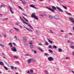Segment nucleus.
I'll use <instances>...</instances> for the list:
<instances>
[{
  "label": "nucleus",
  "mask_w": 74,
  "mask_h": 74,
  "mask_svg": "<svg viewBox=\"0 0 74 74\" xmlns=\"http://www.w3.org/2000/svg\"><path fill=\"white\" fill-rule=\"evenodd\" d=\"M20 19H21V20H22L23 22H24V23H25L26 24V25H28V26H29V27H31V28L32 29H33V28L32 27V26H31V25H30V24H28V23H27L26 22H25V21H24L22 19V18H21V17H20Z\"/></svg>",
  "instance_id": "nucleus-1"
},
{
  "label": "nucleus",
  "mask_w": 74,
  "mask_h": 74,
  "mask_svg": "<svg viewBox=\"0 0 74 74\" xmlns=\"http://www.w3.org/2000/svg\"><path fill=\"white\" fill-rule=\"evenodd\" d=\"M35 15H36V14H35V13H34L32 14L31 15L32 17V18H34L36 19H37V20H38V18H37V16Z\"/></svg>",
  "instance_id": "nucleus-2"
},
{
  "label": "nucleus",
  "mask_w": 74,
  "mask_h": 74,
  "mask_svg": "<svg viewBox=\"0 0 74 74\" xmlns=\"http://www.w3.org/2000/svg\"><path fill=\"white\" fill-rule=\"evenodd\" d=\"M54 18L55 19L58 20V19H59V16L58 15H56L54 16Z\"/></svg>",
  "instance_id": "nucleus-3"
},
{
  "label": "nucleus",
  "mask_w": 74,
  "mask_h": 74,
  "mask_svg": "<svg viewBox=\"0 0 74 74\" xmlns=\"http://www.w3.org/2000/svg\"><path fill=\"white\" fill-rule=\"evenodd\" d=\"M11 49L12 51H13V52H16L17 51L16 49V48L15 47H13Z\"/></svg>",
  "instance_id": "nucleus-4"
},
{
  "label": "nucleus",
  "mask_w": 74,
  "mask_h": 74,
  "mask_svg": "<svg viewBox=\"0 0 74 74\" xmlns=\"http://www.w3.org/2000/svg\"><path fill=\"white\" fill-rule=\"evenodd\" d=\"M48 59L49 61H52L53 60V59H54V58L51 57H49Z\"/></svg>",
  "instance_id": "nucleus-5"
},
{
  "label": "nucleus",
  "mask_w": 74,
  "mask_h": 74,
  "mask_svg": "<svg viewBox=\"0 0 74 74\" xmlns=\"http://www.w3.org/2000/svg\"><path fill=\"white\" fill-rule=\"evenodd\" d=\"M47 9H48V10H50V11H52L53 12H55V11L53 9L49 8L48 7H47Z\"/></svg>",
  "instance_id": "nucleus-6"
},
{
  "label": "nucleus",
  "mask_w": 74,
  "mask_h": 74,
  "mask_svg": "<svg viewBox=\"0 0 74 74\" xmlns=\"http://www.w3.org/2000/svg\"><path fill=\"white\" fill-rule=\"evenodd\" d=\"M56 8L57 9L60 11L61 12H63V10H62L60 8H59V7L56 6Z\"/></svg>",
  "instance_id": "nucleus-7"
},
{
  "label": "nucleus",
  "mask_w": 74,
  "mask_h": 74,
  "mask_svg": "<svg viewBox=\"0 0 74 74\" xmlns=\"http://www.w3.org/2000/svg\"><path fill=\"white\" fill-rule=\"evenodd\" d=\"M9 8L10 9V11L12 14H14V12L12 10V8L10 6H9Z\"/></svg>",
  "instance_id": "nucleus-8"
},
{
  "label": "nucleus",
  "mask_w": 74,
  "mask_h": 74,
  "mask_svg": "<svg viewBox=\"0 0 74 74\" xmlns=\"http://www.w3.org/2000/svg\"><path fill=\"white\" fill-rule=\"evenodd\" d=\"M23 41H24V42H26V37H24L23 38Z\"/></svg>",
  "instance_id": "nucleus-9"
},
{
  "label": "nucleus",
  "mask_w": 74,
  "mask_h": 74,
  "mask_svg": "<svg viewBox=\"0 0 74 74\" xmlns=\"http://www.w3.org/2000/svg\"><path fill=\"white\" fill-rule=\"evenodd\" d=\"M30 5L31 6V7H32V8H34L35 9H38V8L34 6L33 5Z\"/></svg>",
  "instance_id": "nucleus-10"
},
{
  "label": "nucleus",
  "mask_w": 74,
  "mask_h": 74,
  "mask_svg": "<svg viewBox=\"0 0 74 74\" xmlns=\"http://www.w3.org/2000/svg\"><path fill=\"white\" fill-rule=\"evenodd\" d=\"M38 49H39L40 51L41 52H42L43 51V50L41 49V48L40 47H38Z\"/></svg>",
  "instance_id": "nucleus-11"
},
{
  "label": "nucleus",
  "mask_w": 74,
  "mask_h": 74,
  "mask_svg": "<svg viewBox=\"0 0 74 74\" xmlns=\"http://www.w3.org/2000/svg\"><path fill=\"white\" fill-rule=\"evenodd\" d=\"M47 40L49 42V43H50V44H52V41L51 40H50V39H47Z\"/></svg>",
  "instance_id": "nucleus-12"
},
{
  "label": "nucleus",
  "mask_w": 74,
  "mask_h": 74,
  "mask_svg": "<svg viewBox=\"0 0 74 74\" xmlns=\"http://www.w3.org/2000/svg\"><path fill=\"white\" fill-rule=\"evenodd\" d=\"M52 9L53 10H56V8L55 7V6H52Z\"/></svg>",
  "instance_id": "nucleus-13"
},
{
  "label": "nucleus",
  "mask_w": 74,
  "mask_h": 74,
  "mask_svg": "<svg viewBox=\"0 0 74 74\" xmlns=\"http://www.w3.org/2000/svg\"><path fill=\"white\" fill-rule=\"evenodd\" d=\"M49 19H53V17H52V16L51 15H49Z\"/></svg>",
  "instance_id": "nucleus-14"
},
{
  "label": "nucleus",
  "mask_w": 74,
  "mask_h": 74,
  "mask_svg": "<svg viewBox=\"0 0 74 74\" xmlns=\"http://www.w3.org/2000/svg\"><path fill=\"white\" fill-rule=\"evenodd\" d=\"M8 45H10V48H11V47H12V43H9Z\"/></svg>",
  "instance_id": "nucleus-15"
},
{
  "label": "nucleus",
  "mask_w": 74,
  "mask_h": 74,
  "mask_svg": "<svg viewBox=\"0 0 74 74\" xmlns=\"http://www.w3.org/2000/svg\"><path fill=\"white\" fill-rule=\"evenodd\" d=\"M32 60V59H30L29 60H27V61H28V63H30V62H31V61Z\"/></svg>",
  "instance_id": "nucleus-16"
},
{
  "label": "nucleus",
  "mask_w": 74,
  "mask_h": 74,
  "mask_svg": "<svg viewBox=\"0 0 74 74\" xmlns=\"http://www.w3.org/2000/svg\"><path fill=\"white\" fill-rule=\"evenodd\" d=\"M23 19H25V21H26L27 22H29V21L28 20H27V19H26L25 18L24 16H23Z\"/></svg>",
  "instance_id": "nucleus-17"
},
{
  "label": "nucleus",
  "mask_w": 74,
  "mask_h": 74,
  "mask_svg": "<svg viewBox=\"0 0 74 74\" xmlns=\"http://www.w3.org/2000/svg\"><path fill=\"white\" fill-rule=\"evenodd\" d=\"M58 51H59V52H62V49L60 48H58Z\"/></svg>",
  "instance_id": "nucleus-18"
},
{
  "label": "nucleus",
  "mask_w": 74,
  "mask_h": 74,
  "mask_svg": "<svg viewBox=\"0 0 74 74\" xmlns=\"http://www.w3.org/2000/svg\"><path fill=\"white\" fill-rule=\"evenodd\" d=\"M32 52H34V53H37L36 51L35 50H32Z\"/></svg>",
  "instance_id": "nucleus-19"
},
{
  "label": "nucleus",
  "mask_w": 74,
  "mask_h": 74,
  "mask_svg": "<svg viewBox=\"0 0 74 74\" xmlns=\"http://www.w3.org/2000/svg\"><path fill=\"white\" fill-rule=\"evenodd\" d=\"M22 2L23 3V4H26V2H25V1H22Z\"/></svg>",
  "instance_id": "nucleus-20"
},
{
  "label": "nucleus",
  "mask_w": 74,
  "mask_h": 74,
  "mask_svg": "<svg viewBox=\"0 0 74 74\" xmlns=\"http://www.w3.org/2000/svg\"><path fill=\"white\" fill-rule=\"evenodd\" d=\"M3 62H0V65H3Z\"/></svg>",
  "instance_id": "nucleus-21"
},
{
  "label": "nucleus",
  "mask_w": 74,
  "mask_h": 74,
  "mask_svg": "<svg viewBox=\"0 0 74 74\" xmlns=\"http://www.w3.org/2000/svg\"><path fill=\"white\" fill-rule=\"evenodd\" d=\"M14 29L15 30H16V31H19V29H17L15 27H14Z\"/></svg>",
  "instance_id": "nucleus-22"
},
{
  "label": "nucleus",
  "mask_w": 74,
  "mask_h": 74,
  "mask_svg": "<svg viewBox=\"0 0 74 74\" xmlns=\"http://www.w3.org/2000/svg\"><path fill=\"white\" fill-rule=\"evenodd\" d=\"M14 38L16 40H18V38L16 36H15L14 37Z\"/></svg>",
  "instance_id": "nucleus-23"
},
{
  "label": "nucleus",
  "mask_w": 74,
  "mask_h": 74,
  "mask_svg": "<svg viewBox=\"0 0 74 74\" xmlns=\"http://www.w3.org/2000/svg\"><path fill=\"white\" fill-rule=\"evenodd\" d=\"M5 69L6 70H8V68H7V67H6V66H4Z\"/></svg>",
  "instance_id": "nucleus-24"
},
{
  "label": "nucleus",
  "mask_w": 74,
  "mask_h": 74,
  "mask_svg": "<svg viewBox=\"0 0 74 74\" xmlns=\"http://www.w3.org/2000/svg\"><path fill=\"white\" fill-rule=\"evenodd\" d=\"M63 8H65V10H67V7H66V6H63Z\"/></svg>",
  "instance_id": "nucleus-25"
},
{
  "label": "nucleus",
  "mask_w": 74,
  "mask_h": 74,
  "mask_svg": "<svg viewBox=\"0 0 74 74\" xmlns=\"http://www.w3.org/2000/svg\"><path fill=\"white\" fill-rule=\"evenodd\" d=\"M4 5L3 4L2 5H1V8H2V7H4Z\"/></svg>",
  "instance_id": "nucleus-26"
},
{
  "label": "nucleus",
  "mask_w": 74,
  "mask_h": 74,
  "mask_svg": "<svg viewBox=\"0 0 74 74\" xmlns=\"http://www.w3.org/2000/svg\"><path fill=\"white\" fill-rule=\"evenodd\" d=\"M45 73H46V74H48V72L47 71H45Z\"/></svg>",
  "instance_id": "nucleus-27"
},
{
  "label": "nucleus",
  "mask_w": 74,
  "mask_h": 74,
  "mask_svg": "<svg viewBox=\"0 0 74 74\" xmlns=\"http://www.w3.org/2000/svg\"><path fill=\"white\" fill-rule=\"evenodd\" d=\"M49 51L50 53H53V51L51 50H49Z\"/></svg>",
  "instance_id": "nucleus-28"
},
{
  "label": "nucleus",
  "mask_w": 74,
  "mask_h": 74,
  "mask_svg": "<svg viewBox=\"0 0 74 74\" xmlns=\"http://www.w3.org/2000/svg\"><path fill=\"white\" fill-rule=\"evenodd\" d=\"M13 58H17V59H18V57L17 56H13Z\"/></svg>",
  "instance_id": "nucleus-29"
},
{
  "label": "nucleus",
  "mask_w": 74,
  "mask_h": 74,
  "mask_svg": "<svg viewBox=\"0 0 74 74\" xmlns=\"http://www.w3.org/2000/svg\"><path fill=\"white\" fill-rule=\"evenodd\" d=\"M22 15H24V16H27V15H26V14H25L23 13H22Z\"/></svg>",
  "instance_id": "nucleus-30"
},
{
  "label": "nucleus",
  "mask_w": 74,
  "mask_h": 74,
  "mask_svg": "<svg viewBox=\"0 0 74 74\" xmlns=\"http://www.w3.org/2000/svg\"><path fill=\"white\" fill-rule=\"evenodd\" d=\"M18 8L20 9V10H23V9L21 6H18Z\"/></svg>",
  "instance_id": "nucleus-31"
},
{
  "label": "nucleus",
  "mask_w": 74,
  "mask_h": 74,
  "mask_svg": "<svg viewBox=\"0 0 74 74\" xmlns=\"http://www.w3.org/2000/svg\"><path fill=\"white\" fill-rule=\"evenodd\" d=\"M53 48H57V47H56V46L54 45L53 46Z\"/></svg>",
  "instance_id": "nucleus-32"
},
{
  "label": "nucleus",
  "mask_w": 74,
  "mask_h": 74,
  "mask_svg": "<svg viewBox=\"0 0 74 74\" xmlns=\"http://www.w3.org/2000/svg\"><path fill=\"white\" fill-rule=\"evenodd\" d=\"M49 48H51V49L52 48V45H50L49 46Z\"/></svg>",
  "instance_id": "nucleus-33"
},
{
  "label": "nucleus",
  "mask_w": 74,
  "mask_h": 74,
  "mask_svg": "<svg viewBox=\"0 0 74 74\" xmlns=\"http://www.w3.org/2000/svg\"><path fill=\"white\" fill-rule=\"evenodd\" d=\"M45 44L46 45H48V42H46L45 43Z\"/></svg>",
  "instance_id": "nucleus-34"
},
{
  "label": "nucleus",
  "mask_w": 74,
  "mask_h": 74,
  "mask_svg": "<svg viewBox=\"0 0 74 74\" xmlns=\"http://www.w3.org/2000/svg\"><path fill=\"white\" fill-rule=\"evenodd\" d=\"M10 67L11 69H14V67L13 66H10Z\"/></svg>",
  "instance_id": "nucleus-35"
},
{
  "label": "nucleus",
  "mask_w": 74,
  "mask_h": 74,
  "mask_svg": "<svg viewBox=\"0 0 74 74\" xmlns=\"http://www.w3.org/2000/svg\"><path fill=\"white\" fill-rule=\"evenodd\" d=\"M1 46V47H3V48L4 47V45H3V44H2V45H0Z\"/></svg>",
  "instance_id": "nucleus-36"
},
{
  "label": "nucleus",
  "mask_w": 74,
  "mask_h": 74,
  "mask_svg": "<svg viewBox=\"0 0 74 74\" xmlns=\"http://www.w3.org/2000/svg\"><path fill=\"white\" fill-rule=\"evenodd\" d=\"M51 33H53V32L51 30H49Z\"/></svg>",
  "instance_id": "nucleus-37"
},
{
  "label": "nucleus",
  "mask_w": 74,
  "mask_h": 74,
  "mask_svg": "<svg viewBox=\"0 0 74 74\" xmlns=\"http://www.w3.org/2000/svg\"><path fill=\"white\" fill-rule=\"evenodd\" d=\"M30 72H31V73H33V70H31Z\"/></svg>",
  "instance_id": "nucleus-38"
},
{
  "label": "nucleus",
  "mask_w": 74,
  "mask_h": 74,
  "mask_svg": "<svg viewBox=\"0 0 74 74\" xmlns=\"http://www.w3.org/2000/svg\"><path fill=\"white\" fill-rule=\"evenodd\" d=\"M29 44H31V45H32L33 44V43L32 42L30 41V42Z\"/></svg>",
  "instance_id": "nucleus-39"
},
{
  "label": "nucleus",
  "mask_w": 74,
  "mask_h": 74,
  "mask_svg": "<svg viewBox=\"0 0 74 74\" xmlns=\"http://www.w3.org/2000/svg\"><path fill=\"white\" fill-rule=\"evenodd\" d=\"M28 31H29V32H32V30L30 29H28Z\"/></svg>",
  "instance_id": "nucleus-40"
},
{
  "label": "nucleus",
  "mask_w": 74,
  "mask_h": 74,
  "mask_svg": "<svg viewBox=\"0 0 74 74\" xmlns=\"http://www.w3.org/2000/svg\"><path fill=\"white\" fill-rule=\"evenodd\" d=\"M3 17V14H0V17Z\"/></svg>",
  "instance_id": "nucleus-41"
},
{
  "label": "nucleus",
  "mask_w": 74,
  "mask_h": 74,
  "mask_svg": "<svg viewBox=\"0 0 74 74\" xmlns=\"http://www.w3.org/2000/svg\"><path fill=\"white\" fill-rule=\"evenodd\" d=\"M30 47H31V48H33V46L32 45H30Z\"/></svg>",
  "instance_id": "nucleus-42"
},
{
  "label": "nucleus",
  "mask_w": 74,
  "mask_h": 74,
  "mask_svg": "<svg viewBox=\"0 0 74 74\" xmlns=\"http://www.w3.org/2000/svg\"><path fill=\"white\" fill-rule=\"evenodd\" d=\"M71 48H72V49H73V48H74V47L73 46H71Z\"/></svg>",
  "instance_id": "nucleus-43"
},
{
  "label": "nucleus",
  "mask_w": 74,
  "mask_h": 74,
  "mask_svg": "<svg viewBox=\"0 0 74 74\" xmlns=\"http://www.w3.org/2000/svg\"><path fill=\"white\" fill-rule=\"evenodd\" d=\"M70 43H71V44H74L73 42L71 41H70Z\"/></svg>",
  "instance_id": "nucleus-44"
},
{
  "label": "nucleus",
  "mask_w": 74,
  "mask_h": 74,
  "mask_svg": "<svg viewBox=\"0 0 74 74\" xmlns=\"http://www.w3.org/2000/svg\"><path fill=\"white\" fill-rule=\"evenodd\" d=\"M12 44H13V45H14L15 46H16V44L15 43H12Z\"/></svg>",
  "instance_id": "nucleus-45"
},
{
  "label": "nucleus",
  "mask_w": 74,
  "mask_h": 74,
  "mask_svg": "<svg viewBox=\"0 0 74 74\" xmlns=\"http://www.w3.org/2000/svg\"><path fill=\"white\" fill-rule=\"evenodd\" d=\"M9 31H10V33H12V31H11V29Z\"/></svg>",
  "instance_id": "nucleus-46"
},
{
  "label": "nucleus",
  "mask_w": 74,
  "mask_h": 74,
  "mask_svg": "<svg viewBox=\"0 0 74 74\" xmlns=\"http://www.w3.org/2000/svg\"><path fill=\"white\" fill-rule=\"evenodd\" d=\"M44 54L45 55H48V54L47 53H44Z\"/></svg>",
  "instance_id": "nucleus-47"
},
{
  "label": "nucleus",
  "mask_w": 74,
  "mask_h": 74,
  "mask_svg": "<svg viewBox=\"0 0 74 74\" xmlns=\"http://www.w3.org/2000/svg\"><path fill=\"white\" fill-rule=\"evenodd\" d=\"M70 40H68V41L67 42H69V43H70Z\"/></svg>",
  "instance_id": "nucleus-48"
},
{
  "label": "nucleus",
  "mask_w": 74,
  "mask_h": 74,
  "mask_svg": "<svg viewBox=\"0 0 74 74\" xmlns=\"http://www.w3.org/2000/svg\"><path fill=\"white\" fill-rule=\"evenodd\" d=\"M40 16H42V17H43L44 16V15L42 14L40 15Z\"/></svg>",
  "instance_id": "nucleus-49"
},
{
  "label": "nucleus",
  "mask_w": 74,
  "mask_h": 74,
  "mask_svg": "<svg viewBox=\"0 0 74 74\" xmlns=\"http://www.w3.org/2000/svg\"><path fill=\"white\" fill-rule=\"evenodd\" d=\"M38 45H42V44L41 43H38Z\"/></svg>",
  "instance_id": "nucleus-50"
},
{
  "label": "nucleus",
  "mask_w": 74,
  "mask_h": 74,
  "mask_svg": "<svg viewBox=\"0 0 74 74\" xmlns=\"http://www.w3.org/2000/svg\"><path fill=\"white\" fill-rule=\"evenodd\" d=\"M4 37L5 38H6V35H4Z\"/></svg>",
  "instance_id": "nucleus-51"
},
{
  "label": "nucleus",
  "mask_w": 74,
  "mask_h": 74,
  "mask_svg": "<svg viewBox=\"0 0 74 74\" xmlns=\"http://www.w3.org/2000/svg\"><path fill=\"white\" fill-rule=\"evenodd\" d=\"M69 34H70V35H72V33H69Z\"/></svg>",
  "instance_id": "nucleus-52"
},
{
  "label": "nucleus",
  "mask_w": 74,
  "mask_h": 74,
  "mask_svg": "<svg viewBox=\"0 0 74 74\" xmlns=\"http://www.w3.org/2000/svg\"><path fill=\"white\" fill-rule=\"evenodd\" d=\"M61 32H64V31L62 30H61Z\"/></svg>",
  "instance_id": "nucleus-53"
},
{
  "label": "nucleus",
  "mask_w": 74,
  "mask_h": 74,
  "mask_svg": "<svg viewBox=\"0 0 74 74\" xmlns=\"http://www.w3.org/2000/svg\"><path fill=\"white\" fill-rule=\"evenodd\" d=\"M25 56H29V54H25Z\"/></svg>",
  "instance_id": "nucleus-54"
},
{
  "label": "nucleus",
  "mask_w": 74,
  "mask_h": 74,
  "mask_svg": "<svg viewBox=\"0 0 74 74\" xmlns=\"http://www.w3.org/2000/svg\"><path fill=\"white\" fill-rule=\"evenodd\" d=\"M20 27H21V28H22V26L21 25H20L19 26Z\"/></svg>",
  "instance_id": "nucleus-55"
},
{
  "label": "nucleus",
  "mask_w": 74,
  "mask_h": 74,
  "mask_svg": "<svg viewBox=\"0 0 74 74\" xmlns=\"http://www.w3.org/2000/svg\"><path fill=\"white\" fill-rule=\"evenodd\" d=\"M72 73H74V71H72Z\"/></svg>",
  "instance_id": "nucleus-56"
},
{
  "label": "nucleus",
  "mask_w": 74,
  "mask_h": 74,
  "mask_svg": "<svg viewBox=\"0 0 74 74\" xmlns=\"http://www.w3.org/2000/svg\"><path fill=\"white\" fill-rule=\"evenodd\" d=\"M3 58H4V59H6V57L5 56L3 57Z\"/></svg>",
  "instance_id": "nucleus-57"
},
{
  "label": "nucleus",
  "mask_w": 74,
  "mask_h": 74,
  "mask_svg": "<svg viewBox=\"0 0 74 74\" xmlns=\"http://www.w3.org/2000/svg\"><path fill=\"white\" fill-rule=\"evenodd\" d=\"M7 19H8V18H6V19H4V20H7Z\"/></svg>",
  "instance_id": "nucleus-58"
},
{
  "label": "nucleus",
  "mask_w": 74,
  "mask_h": 74,
  "mask_svg": "<svg viewBox=\"0 0 74 74\" xmlns=\"http://www.w3.org/2000/svg\"><path fill=\"white\" fill-rule=\"evenodd\" d=\"M25 29H27L28 30V29H28V28H26Z\"/></svg>",
  "instance_id": "nucleus-59"
},
{
  "label": "nucleus",
  "mask_w": 74,
  "mask_h": 74,
  "mask_svg": "<svg viewBox=\"0 0 74 74\" xmlns=\"http://www.w3.org/2000/svg\"><path fill=\"white\" fill-rule=\"evenodd\" d=\"M14 69L15 70H16V67H14Z\"/></svg>",
  "instance_id": "nucleus-60"
},
{
  "label": "nucleus",
  "mask_w": 74,
  "mask_h": 74,
  "mask_svg": "<svg viewBox=\"0 0 74 74\" xmlns=\"http://www.w3.org/2000/svg\"><path fill=\"white\" fill-rule=\"evenodd\" d=\"M66 59H67V60L69 59V58H68V57H67Z\"/></svg>",
  "instance_id": "nucleus-61"
},
{
  "label": "nucleus",
  "mask_w": 74,
  "mask_h": 74,
  "mask_svg": "<svg viewBox=\"0 0 74 74\" xmlns=\"http://www.w3.org/2000/svg\"><path fill=\"white\" fill-rule=\"evenodd\" d=\"M27 73H30V72H29V71H28Z\"/></svg>",
  "instance_id": "nucleus-62"
},
{
  "label": "nucleus",
  "mask_w": 74,
  "mask_h": 74,
  "mask_svg": "<svg viewBox=\"0 0 74 74\" xmlns=\"http://www.w3.org/2000/svg\"><path fill=\"white\" fill-rule=\"evenodd\" d=\"M73 30H74V27H73Z\"/></svg>",
  "instance_id": "nucleus-63"
},
{
  "label": "nucleus",
  "mask_w": 74,
  "mask_h": 74,
  "mask_svg": "<svg viewBox=\"0 0 74 74\" xmlns=\"http://www.w3.org/2000/svg\"><path fill=\"white\" fill-rule=\"evenodd\" d=\"M2 53V54H3V55H4V56L5 55L3 53Z\"/></svg>",
  "instance_id": "nucleus-64"
}]
</instances>
